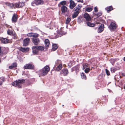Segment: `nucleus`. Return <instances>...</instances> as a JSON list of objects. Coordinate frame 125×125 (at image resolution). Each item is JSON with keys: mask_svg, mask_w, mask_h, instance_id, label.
I'll use <instances>...</instances> for the list:
<instances>
[{"mask_svg": "<svg viewBox=\"0 0 125 125\" xmlns=\"http://www.w3.org/2000/svg\"><path fill=\"white\" fill-rule=\"evenodd\" d=\"M50 67L49 66L46 65L42 69L38 72L39 77L46 75L50 71Z\"/></svg>", "mask_w": 125, "mask_h": 125, "instance_id": "obj_1", "label": "nucleus"}, {"mask_svg": "<svg viewBox=\"0 0 125 125\" xmlns=\"http://www.w3.org/2000/svg\"><path fill=\"white\" fill-rule=\"evenodd\" d=\"M25 82L24 79H20L16 80L15 81L12 83V84L14 86L17 87L18 88H21L22 85Z\"/></svg>", "mask_w": 125, "mask_h": 125, "instance_id": "obj_2", "label": "nucleus"}, {"mask_svg": "<svg viewBox=\"0 0 125 125\" xmlns=\"http://www.w3.org/2000/svg\"><path fill=\"white\" fill-rule=\"evenodd\" d=\"M43 3V0H35L32 2L31 4L32 6H34L35 5H38L42 4Z\"/></svg>", "mask_w": 125, "mask_h": 125, "instance_id": "obj_3", "label": "nucleus"}, {"mask_svg": "<svg viewBox=\"0 0 125 125\" xmlns=\"http://www.w3.org/2000/svg\"><path fill=\"white\" fill-rule=\"evenodd\" d=\"M25 5V2H19L15 3V7L14 8H21Z\"/></svg>", "mask_w": 125, "mask_h": 125, "instance_id": "obj_4", "label": "nucleus"}, {"mask_svg": "<svg viewBox=\"0 0 125 125\" xmlns=\"http://www.w3.org/2000/svg\"><path fill=\"white\" fill-rule=\"evenodd\" d=\"M69 73L68 70L67 69L64 68L60 72V74L64 76H66L68 75Z\"/></svg>", "mask_w": 125, "mask_h": 125, "instance_id": "obj_5", "label": "nucleus"}, {"mask_svg": "<svg viewBox=\"0 0 125 125\" xmlns=\"http://www.w3.org/2000/svg\"><path fill=\"white\" fill-rule=\"evenodd\" d=\"M34 68L33 65L31 64H28L25 65L23 67L24 69H33Z\"/></svg>", "mask_w": 125, "mask_h": 125, "instance_id": "obj_6", "label": "nucleus"}, {"mask_svg": "<svg viewBox=\"0 0 125 125\" xmlns=\"http://www.w3.org/2000/svg\"><path fill=\"white\" fill-rule=\"evenodd\" d=\"M18 15L17 14L14 13L13 15L12 18V21L13 23L16 22L17 21L18 19Z\"/></svg>", "mask_w": 125, "mask_h": 125, "instance_id": "obj_7", "label": "nucleus"}, {"mask_svg": "<svg viewBox=\"0 0 125 125\" xmlns=\"http://www.w3.org/2000/svg\"><path fill=\"white\" fill-rule=\"evenodd\" d=\"M76 4L72 0L70 1L69 7L71 9H73L76 5Z\"/></svg>", "mask_w": 125, "mask_h": 125, "instance_id": "obj_8", "label": "nucleus"}, {"mask_svg": "<svg viewBox=\"0 0 125 125\" xmlns=\"http://www.w3.org/2000/svg\"><path fill=\"white\" fill-rule=\"evenodd\" d=\"M32 42L35 45H37L40 43V40L38 38H33Z\"/></svg>", "mask_w": 125, "mask_h": 125, "instance_id": "obj_9", "label": "nucleus"}, {"mask_svg": "<svg viewBox=\"0 0 125 125\" xmlns=\"http://www.w3.org/2000/svg\"><path fill=\"white\" fill-rule=\"evenodd\" d=\"M37 46H33L32 47V52L34 55H37L38 52L39 51Z\"/></svg>", "mask_w": 125, "mask_h": 125, "instance_id": "obj_10", "label": "nucleus"}, {"mask_svg": "<svg viewBox=\"0 0 125 125\" xmlns=\"http://www.w3.org/2000/svg\"><path fill=\"white\" fill-rule=\"evenodd\" d=\"M86 23L88 26L90 27H93L96 26V24H100V23L99 22H97L95 23V24H94L88 21L86 22Z\"/></svg>", "mask_w": 125, "mask_h": 125, "instance_id": "obj_11", "label": "nucleus"}, {"mask_svg": "<svg viewBox=\"0 0 125 125\" xmlns=\"http://www.w3.org/2000/svg\"><path fill=\"white\" fill-rule=\"evenodd\" d=\"M101 25H100L98 29V33H100L102 32L104 30V25L103 24H101Z\"/></svg>", "mask_w": 125, "mask_h": 125, "instance_id": "obj_12", "label": "nucleus"}, {"mask_svg": "<svg viewBox=\"0 0 125 125\" xmlns=\"http://www.w3.org/2000/svg\"><path fill=\"white\" fill-rule=\"evenodd\" d=\"M85 19L87 21L91 20V18L89 15L87 13H85L83 15Z\"/></svg>", "mask_w": 125, "mask_h": 125, "instance_id": "obj_13", "label": "nucleus"}, {"mask_svg": "<svg viewBox=\"0 0 125 125\" xmlns=\"http://www.w3.org/2000/svg\"><path fill=\"white\" fill-rule=\"evenodd\" d=\"M109 28L110 29L112 30H115L116 28V24L114 22H112L109 26Z\"/></svg>", "mask_w": 125, "mask_h": 125, "instance_id": "obj_14", "label": "nucleus"}, {"mask_svg": "<svg viewBox=\"0 0 125 125\" xmlns=\"http://www.w3.org/2000/svg\"><path fill=\"white\" fill-rule=\"evenodd\" d=\"M56 67H55L54 69V70L55 71H59L60 70L62 67V64H60L58 65H57Z\"/></svg>", "mask_w": 125, "mask_h": 125, "instance_id": "obj_15", "label": "nucleus"}, {"mask_svg": "<svg viewBox=\"0 0 125 125\" xmlns=\"http://www.w3.org/2000/svg\"><path fill=\"white\" fill-rule=\"evenodd\" d=\"M30 39L28 38H27L23 40V45L26 46L28 45L29 43Z\"/></svg>", "mask_w": 125, "mask_h": 125, "instance_id": "obj_16", "label": "nucleus"}, {"mask_svg": "<svg viewBox=\"0 0 125 125\" xmlns=\"http://www.w3.org/2000/svg\"><path fill=\"white\" fill-rule=\"evenodd\" d=\"M5 4L6 5L9 6L12 9L13 8L14 6H15V4L13 3H10L9 2H6L5 3Z\"/></svg>", "mask_w": 125, "mask_h": 125, "instance_id": "obj_17", "label": "nucleus"}, {"mask_svg": "<svg viewBox=\"0 0 125 125\" xmlns=\"http://www.w3.org/2000/svg\"><path fill=\"white\" fill-rule=\"evenodd\" d=\"M81 7L82 6L81 5H78L77 7L76 8L75 10V12L77 13H78L79 14L80 12V9L81 8Z\"/></svg>", "mask_w": 125, "mask_h": 125, "instance_id": "obj_18", "label": "nucleus"}, {"mask_svg": "<svg viewBox=\"0 0 125 125\" xmlns=\"http://www.w3.org/2000/svg\"><path fill=\"white\" fill-rule=\"evenodd\" d=\"M119 69V68L118 67H112L110 68V71L112 73H114L115 71Z\"/></svg>", "mask_w": 125, "mask_h": 125, "instance_id": "obj_19", "label": "nucleus"}, {"mask_svg": "<svg viewBox=\"0 0 125 125\" xmlns=\"http://www.w3.org/2000/svg\"><path fill=\"white\" fill-rule=\"evenodd\" d=\"M17 64L16 62H14L12 63L11 65L9 67L10 69H13L16 67L17 66Z\"/></svg>", "mask_w": 125, "mask_h": 125, "instance_id": "obj_20", "label": "nucleus"}, {"mask_svg": "<svg viewBox=\"0 0 125 125\" xmlns=\"http://www.w3.org/2000/svg\"><path fill=\"white\" fill-rule=\"evenodd\" d=\"M19 50L20 51L23 52H26L27 51L29 50V48H23L22 47H20Z\"/></svg>", "mask_w": 125, "mask_h": 125, "instance_id": "obj_21", "label": "nucleus"}, {"mask_svg": "<svg viewBox=\"0 0 125 125\" xmlns=\"http://www.w3.org/2000/svg\"><path fill=\"white\" fill-rule=\"evenodd\" d=\"M67 8L65 6H63L61 7V10L62 13H65L67 12Z\"/></svg>", "mask_w": 125, "mask_h": 125, "instance_id": "obj_22", "label": "nucleus"}, {"mask_svg": "<svg viewBox=\"0 0 125 125\" xmlns=\"http://www.w3.org/2000/svg\"><path fill=\"white\" fill-rule=\"evenodd\" d=\"M0 85H2V83L6 81L5 78L4 77H0Z\"/></svg>", "mask_w": 125, "mask_h": 125, "instance_id": "obj_23", "label": "nucleus"}, {"mask_svg": "<svg viewBox=\"0 0 125 125\" xmlns=\"http://www.w3.org/2000/svg\"><path fill=\"white\" fill-rule=\"evenodd\" d=\"M44 43L46 47H48L50 45V42L49 40L47 39H46L44 41Z\"/></svg>", "mask_w": 125, "mask_h": 125, "instance_id": "obj_24", "label": "nucleus"}, {"mask_svg": "<svg viewBox=\"0 0 125 125\" xmlns=\"http://www.w3.org/2000/svg\"><path fill=\"white\" fill-rule=\"evenodd\" d=\"M1 42L2 43L5 44L8 43L9 40L6 38H2L1 39Z\"/></svg>", "mask_w": 125, "mask_h": 125, "instance_id": "obj_25", "label": "nucleus"}, {"mask_svg": "<svg viewBox=\"0 0 125 125\" xmlns=\"http://www.w3.org/2000/svg\"><path fill=\"white\" fill-rule=\"evenodd\" d=\"M105 9L107 10V12H109L110 11L113 10V9L112 6H111L107 7Z\"/></svg>", "mask_w": 125, "mask_h": 125, "instance_id": "obj_26", "label": "nucleus"}, {"mask_svg": "<svg viewBox=\"0 0 125 125\" xmlns=\"http://www.w3.org/2000/svg\"><path fill=\"white\" fill-rule=\"evenodd\" d=\"M58 48V46L56 44H53L52 45V50L53 51H54L56 50Z\"/></svg>", "mask_w": 125, "mask_h": 125, "instance_id": "obj_27", "label": "nucleus"}, {"mask_svg": "<svg viewBox=\"0 0 125 125\" xmlns=\"http://www.w3.org/2000/svg\"><path fill=\"white\" fill-rule=\"evenodd\" d=\"M81 78L84 80H86V76L85 74L83 73H82L81 74Z\"/></svg>", "mask_w": 125, "mask_h": 125, "instance_id": "obj_28", "label": "nucleus"}, {"mask_svg": "<svg viewBox=\"0 0 125 125\" xmlns=\"http://www.w3.org/2000/svg\"><path fill=\"white\" fill-rule=\"evenodd\" d=\"M37 47L38 48V51H44V49L43 47L41 46H37Z\"/></svg>", "mask_w": 125, "mask_h": 125, "instance_id": "obj_29", "label": "nucleus"}, {"mask_svg": "<svg viewBox=\"0 0 125 125\" xmlns=\"http://www.w3.org/2000/svg\"><path fill=\"white\" fill-rule=\"evenodd\" d=\"M71 18H67L66 20L65 21V23L67 25H68L69 24L70 22L71 21Z\"/></svg>", "mask_w": 125, "mask_h": 125, "instance_id": "obj_30", "label": "nucleus"}, {"mask_svg": "<svg viewBox=\"0 0 125 125\" xmlns=\"http://www.w3.org/2000/svg\"><path fill=\"white\" fill-rule=\"evenodd\" d=\"M66 4V2L65 1H63L59 3V4L64 6Z\"/></svg>", "mask_w": 125, "mask_h": 125, "instance_id": "obj_31", "label": "nucleus"}, {"mask_svg": "<svg viewBox=\"0 0 125 125\" xmlns=\"http://www.w3.org/2000/svg\"><path fill=\"white\" fill-rule=\"evenodd\" d=\"M89 64L87 63H85L83 64V70H84L85 68L87 67H88Z\"/></svg>", "mask_w": 125, "mask_h": 125, "instance_id": "obj_32", "label": "nucleus"}, {"mask_svg": "<svg viewBox=\"0 0 125 125\" xmlns=\"http://www.w3.org/2000/svg\"><path fill=\"white\" fill-rule=\"evenodd\" d=\"M79 14L78 13H76L75 12H74V13L73 14L72 17L73 18H74L77 16Z\"/></svg>", "mask_w": 125, "mask_h": 125, "instance_id": "obj_33", "label": "nucleus"}, {"mask_svg": "<svg viewBox=\"0 0 125 125\" xmlns=\"http://www.w3.org/2000/svg\"><path fill=\"white\" fill-rule=\"evenodd\" d=\"M39 36V34L37 33H33L32 37H33V38H37Z\"/></svg>", "mask_w": 125, "mask_h": 125, "instance_id": "obj_34", "label": "nucleus"}, {"mask_svg": "<svg viewBox=\"0 0 125 125\" xmlns=\"http://www.w3.org/2000/svg\"><path fill=\"white\" fill-rule=\"evenodd\" d=\"M60 64H62L61 61L60 60H57L55 62L56 66Z\"/></svg>", "mask_w": 125, "mask_h": 125, "instance_id": "obj_35", "label": "nucleus"}, {"mask_svg": "<svg viewBox=\"0 0 125 125\" xmlns=\"http://www.w3.org/2000/svg\"><path fill=\"white\" fill-rule=\"evenodd\" d=\"M102 12H99L97 14H95V15L96 16H97V18H98L102 15Z\"/></svg>", "mask_w": 125, "mask_h": 125, "instance_id": "obj_36", "label": "nucleus"}, {"mask_svg": "<svg viewBox=\"0 0 125 125\" xmlns=\"http://www.w3.org/2000/svg\"><path fill=\"white\" fill-rule=\"evenodd\" d=\"M75 68V70L77 72H78L79 71V65H77L74 67Z\"/></svg>", "mask_w": 125, "mask_h": 125, "instance_id": "obj_37", "label": "nucleus"}, {"mask_svg": "<svg viewBox=\"0 0 125 125\" xmlns=\"http://www.w3.org/2000/svg\"><path fill=\"white\" fill-rule=\"evenodd\" d=\"M13 33V32L12 31L10 30L9 29L7 31V33L8 35H12Z\"/></svg>", "mask_w": 125, "mask_h": 125, "instance_id": "obj_38", "label": "nucleus"}, {"mask_svg": "<svg viewBox=\"0 0 125 125\" xmlns=\"http://www.w3.org/2000/svg\"><path fill=\"white\" fill-rule=\"evenodd\" d=\"M93 10V9L91 8L88 7L86 8V10L88 12H90Z\"/></svg>", "mask_w": 125, "mask_h": 125, "instance_id": "obj_39", "label": "nucleus"}, {"mask_svg": "<svg viewBox=\"0 0 125 125\" xmlns=\"http://www.w3.org/2000/svg\"><path fill=\"white\" fill-rule=\"evenodd\" d=\"M90 69L89 68H87L84 70L85 72L86 73H88L90 71Z\"/></svg>", "mask_w": 125, "mask_h": 125, "instance_id": "obj_40", "label": "nucleus"}, {"mask_svg": "<svg viewBox=\"0 0 125 125\" xmlns=\"http://www.w3.org/2000/svg\"><path fill=\"white\" fill-rule=\"evenodd\" d=\"M33 33H29L27 34V35L29 37H32Z\"/></svg>", "mask_w": 125, "mask_h": 125, "instance_id": "obj_41", "label": "nucleus"}, {"mask_svg": "<svg viewBox=\"0 0 125 125\" xmlns=\"http://www.w3.org/2000/svg\"><path fill=\"white\" fill-rule=\"evenodd\" d=\"M106 73L107 75H110V73L108 70L107 69H106L105 70Z\"/></svg>", "mask_w": 125, "mask_h": 125, "instance_id": "obj_42", "label": "nucleus"}, {"mask_svg": "<svg viewBox=\"0 0 125 125\" xmlns=\"http://www.w3.org/2000/svg\"><path fill=\"white\" fill-rule=\"evenodd\" d=\"M12 35L13 36V37L14 39H17V36L16 35L15 33H13L12 34Z\"/></svg>", "mask_w": 125, "mask_h": 125, "instance_id": "obj_43", "label": "nucleus"}, {"mask_svg": "<svg viewBox=\"0 0 125 125\" xmlns=\"http://www.w3.org/2000/svg\"><path fill=\"white\" fill-rule=\"evenodd\" d=\"M63 29L62 30H60V33H61V34H62V35H64V34H65V32L63 31Z\"/></svg>", "mask_w": 125, "mask_h": 125, "instance_id": "obj_44", "label": "nucleus"}, {"mask_svg": "<svg viewBox=\"0 0 125 125\" xmlns=\"http://www.w3.org/2000/svg\"><path fill=\"white\" fill-rule=\"evenodd\" d=\"M98 10V9L97 7H95L94 8V10L95 12H97Z\"/></svg>", "mask_w": 125, "mask_h": 125, "instance_id": "obj_45", "label": "nucleus"}, {"mask_svg": "<svg viewBox=\"0 0 125 125\" xmlns=\"http://www.w3.org/2000/svg\"><path fill=\"white\" fill-rule=\"evenodd\" d=\"M27 84H28V85H29L32 84L29 81H27Z\"/></svg>", "mask_w": 125, "mask_h": 125, "instance_id": "obj_46", "label": "nucleus"}, {"mask_svg": "<svg viewBox=\"0 0 125 125\" xmlns=\"http://www.w3.org/2000/svg\"><path fill=\"white\" fill-rule=\"evenodd\" d=\"M75 68L74 67H73L71 69V71L72 72H73L75 70Z\"/></svg>", "mask_w": 125, "mask_h": 125, "instance_id": "obj_47", "label": "nucleus"}, {"mask_svg": "<svg viewBox=\"0 0 125 125\" xmlns=\"http://www.w3.org/2000/svg\"><path fill=\"white\" fill-rule=\"evenodd\" d=\"M98 21H102L103 22L104 21L103 20L101 19H100L99 20H98Z\"/></svg>", "mask_w": 125, "mask_h": 125, "instance_id": "obj_48", "label": "nucleus"}, {"mask_svg": "<svg viewBox=\"0 0 125 125\" xmlns=\"http://www.w3.org/2000/svg\"><path fill=\"white\" fill-rule=\"evenodd\" d=\"M77 1L78 2H80L82 3H83V0H77Z\"/></svg>", "mask_w": 125, "mask_h": 125, "instance_id": "obj_49", "label": "nucleus"}, {"mask_svg": "<svg viewBox=\"0 0 125 125\" xmlns=\"http://www.w3.org/2000/svg\"><path fill=\"white\" fill-rule=\"evenodd\" d=\"M111 61H113L114 62H113V63H112V65H113L115 63V60H114L113 59H111Z\"/></svg>", "mask_w": 125, "mask_h": 125, "instance_id": "obj_50", "label": "nucleus"}, {"mask_svg": "<svg viewBox=\"0 0 125 125\" xmlns=\"http://www.w3.org/2000/svg\"><path fill=\"white\" fill-rule=\"evenodd\" d=\"M82 18V16H79L78 17V19L79 20H81V19Z\"/></svg>", "mask_w": 125, "mask_h": 125, "instance_id": "obj_51", "label": "nucleus"}, {"mask_svg": "<svg viewBox=\"0 0 125 125\" xmlns=\"http://www.w3.org/2000/svg\"><path fill=\"white\" fill-rule=\"evenodd\" d=\"M122 84L124 88L125 89V84H124L122 83Z\"/></svg>", "mask_w": 125, "mask_h": 125, "instance_id": "obj_52", "label": "nucleus"}, {"mask_svg": "<svg viewBox=\"0 0 125 125\" xmlns=\"http://www.w3.org/2000/svg\"><path fill=\"white\" fill-rule=\"evenodd\" d=\"M72 66V65H70L69 64H68V68H70L71 67V66Z\"/></svg>", "mask_w": 125, "mask_h": 125, "instance_id": "obj_53", "label": "nucleus"}, {"mask_svg": "<svg viewBox=\"0 0 125 125\" xmlns=\"http://www.w3.org/2000/svg\"><path fill=\"white\" fill-rule=\"evenodd\" d=\"M121 75L123 76H125V75L124 73H122Z\"/></svg>", "mask_w": 125, "mask_h": 125, "instance_id": "obj_54", "label": "nucleus"}, {"mask_svg": "<svg viewBox=\"0 0 125 125\" xmlns=\"http://www.w3.org/2000/svg\"><path fill=\"white\" fill-rule=\"evenodd\" d=\"M1 47H0V53H1Z\"/></svg>", "mask_w": 125, "mask_h": 125, "instance_id": "obj_55", "label": "nucleus"}, {"mask_svg": "<svg viewBox=\"0 0 125 125\" xmlns=\"http://www.w3.org/2000/svg\"><path fill=\"white\" fill-rule=\"evenodd\" d=\"M123 60L125 62V57H124V58H123Z\"/></svg>", "mask_w": 125, "mask_h": 125, "instance_id": "obj_56", "label": "nucleus"}, {"mask_svg": "<svg viewBox=\"0 0 125 125\" xmlns=\"http://www.w3.org/2000/svg\"><path fill=\"white\" fill-rule=\"evenodd\" d=\"M6 26L7 27H8V26H9V25H7V24H6Z\"/></svg>", "mask_w": 125, "mask_h": 125, "instance_id": "obj_57", "label": "nucleus"}]
</instances>
